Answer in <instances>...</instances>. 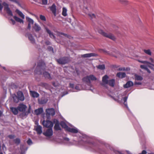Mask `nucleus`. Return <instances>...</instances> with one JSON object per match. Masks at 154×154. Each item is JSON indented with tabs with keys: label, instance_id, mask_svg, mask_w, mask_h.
<instances>
[{
	"label": "nucleus",
	"instance_id": "f257e3e1",
	"mask_svg": "<svg viewBox=\"0 0 154 154\" xmlns=\"http://www.w3.org/2000/svg\"><path fill=\"white\" fill-rule=\"evenodd\" d=\"M67 131L73 133H77L79 136V140H81L79 142V145L84 146L86 148L89 147L92 148L95 145L91 142V139L86 135L79 132L78 130L76 128H67Z\"/></svg>",
	"mask_w": 154,
	"mask_h": 154
},
{
	"label": "nucleus",
	"instance_id": "f03ea898",
	"mask_svg": "<svg viewBox=\"0 0 154 154\" xmlns=\"http://www.w3.org/2000/svg\"><path fill=\"white\" fill-rule=\"evenodd\" d=\"M150 62H148L146 61H140L139 60V61L142 63L145 64L146 65H141L140 66V68L142 69H144L146 70L147 72L149 73H150V71L148 68L147 66H148L149 68L152 69L153 67L152 66H153V59L150 58L149 59Z\"/></svg>",
	"mask_w": 154,
	"mask_h": 154
},
{
	"label": "nucleus",
	"instance_id": "7ed1b4c3",
	"mask_svg": "<svg viewBox=\"0 0 154 154\" xmlns=\"http://www.w3.org/2000/svg\"><path fill=\"white\" fill-rule=\"evenodd\" d=\"M110 97L115 100L118 102L120 103L123 102L125 105L126 106L127 108L129 109L127 103L126 102L128 98V97L126 96L123 97L122 95V94H120L116 97L112 96H110Z\"/></svg>",
	"mask_w": 154,
	"mask_h": 154
},
{
	"label": "nucleus",
	"instance_id": "20e7f679",
	"mask_svg": "<svg viewBox=\"0 0 154 154\" xmlns=\"http://www.w3.org/2000/svg\"><path fill=\"white\" fill-rule=\"evenodd\" d=\"M15 12L22 19L16 16H13L14 18L17 22L23 24L24 23V21L23 19H25L24 15L21 11L17 9L16 10Z\"/></svg>",
	"mask_w": 154,
	"mask_h": 154
},
{
	"label": "nucleus",
	"instance_id": "39448f33",
	"mask_svg": "<svg viewBox=\"0 0 154 154\" xmlns=\"http://www.w3.org/2000/svg\"><path fill=\"white\" fill-rule=\"evenodd\" d=\"M3 6L4 10L6 11L8 15L11 16H13L12 12L9 7L8 4L5 2H3L2 3L0 2V11H2Z\"/></svg>",
	"mask_w": 154,
	"mask_h": 154
},
{
	"label": "nucleus",
	"instance_id": "423d86ee",
	"mask_svg": "<svg viewBox=\"0 0 154 154\" xmlns=\"http://www.w3.org/2000/svg\"><path fill=\"white\" fill-rule=\"evenodd\" d=\"M97 79L96 77L94 75H91L89 76H87L84 77L82 79V80L83 82L89 83V86H91V81H95L97 80Z\"/></svg>",
	"mask_w": 154,
	"mask_h": 154
},
{
	"label": "nucleus",
	"instance_id": "0eeeda50",
	"mask_svg": "<svg viewBox=\"0 0 154 154\" xmlns=\"http://www.w3.org/2000/svg\"><path fill=\"white\" fill-rule=\"evenodd\" d=\"M45 64L44 62L41 60L38 63L37 68L35 71V73L39 74H42V73L41 72L42 69L45 67Z\"/></svg>",
	"mask_w": 154,
	"mask_h": 154
},
{
	"label": "nucleus",
	"instance_id": "6e6552de",
	"mask_svg": "<svg viewBox=\"0 0 154 154\" xmlns=\"http://www.w3.org/2000/svg\"><path fill=\"white\" fill-rule=\"evenodd\" d=\"M98 32L104 36L108 38L113 40L114 41L116 39L115 37L111 33H105L101 29L99 30Z\"/></svg>",
	"mask_w": 154,
	"mask_h": 154
},
{
	"label": "nucleus",
	"instance_id": "1a4fd4ad",
	"mask_svg": "<svg viewBox=\"0 0 154 154\" xmlns=\"http://www.w3.org/2000/svg\"><path fill=\"white\" fill-rule=\"evenodd\" d=\"M42 124L44 127L49 128H52L53 126V123L51 121L49 120H44L42 122Z\"/></svg>",
	"mask_w": 154,
	"mask_h": 154
},
{
	"label": "nucleus",
	"instance_id": "9d476101",
	"mask_svg": "<svg viewBox=\"0 0 154 154\" xmlns=\"http://www.w3.org/2000/svg\"><path fill=\"white\" fill-rule=\"evenodd\" d=\"M58 63L61 64H65L68 62V58L67 57H63L57 60Z\"/></svg>",
	"mask_w": 154,
	"mask_h": 154
},
{
	"label": "nucleus",
	"instance_id": "9b49d317",
	"mask_svg": "<svg viewBox=\"0 0 154 154\" xmlns=\"http://www.w3.org/2000/svg\"><path fill=\"white\" fill-rule=\"evenodd\" d=\"M84 12L88 14L91 19L94 18L95 17V15L94 14L89 12L87 8H85L84 9Z\"/></svg>",
	"mask_w": 154,
	"mask_h": 154
},
{
	"label": "nucleus",
	"instance_id": "f8f14e48",
	"mask_svg": "<svg viewBox=\"0 0 154 154\" xmlns=\"http://www.w3.org/2000/svg\"><path fill=\"white\" fill-rule=\"evenodd\" d=\"M46 112L47 115L54 116L55 114L54 110L53 108L47 109Z\"/></svg>",
	"mask_w": 154,
	"mask_h": 154
},
{
	"label": "nucleus",
	"instance_id": "ddd939ff",
	"mask_svg": "<svg viewBox=\"0 0 154 154\" xmlns=\"http://www.w3.org/2000/svg\"><path fill=\"white\" fill-rule=\"evenodd\" d=\"M53 131L52 128H49L47 129L45 132L44 133V134L46 136L49 137L53 134Z\"/></svg>",
	"mask_w": 154,
	"mask_h": 154
},
{
	"label": "nucleus",
	"instance_id": "4468645a",
	"mask_svg": "<svg viewBox=\"0 0 154 154\" xmlns=\"http://www.w3.org/2000/svg\"><path fill=\"white\" fill-rule=\"evenodd\" d=\"M26 107V105L23 104H20L17 107V109L20 111L24 112L25 111Z\"/></svg>",
	"mask_w": 154,
	"mask_h": 154
},
{
	"label": "nucleus",
	"instance_id": "2eb2a0df",
	"mask_svg": "<svg viewBox=\"0 0 154 154\" xmlns=\"http://www.w3.org/2000/svg\"><path fill=\"white\" fill-rule=\"evenodd\" d=\"M63 142L65 144L68 146H70L73 144V143L72 142L69 141V139L68 138H64Z\"/></svg>",
	"mask_w": 154,
	"mask_h": 154
},
{
	"label": "nucleus",
	"instance_id": "dca6fc26",
	"mask_svg": "<svg viewBox=\"0 0 154 154\" xmlns=\"http://www.w3.org/2000/svg\"><path fill=\"white\" fill-rule=\"evenodd\" d=\"M17 96L19 100L23 101L25 99V97L23 93L21 91H19L17 92Z\"/></svg>",
	"mask_w": 154,
	"mask_h": 154
},
{
	"label": "nucleus",
	"instance_id": "f3484780",
	"mask_svg": "<svg viewBox=\"0 0 154 154\" xmlns=\"http://www.w3.org/2000/svg\"><path fill=\"white\" fill-rule=\"evenodd\" d=\"M45 29L47 32L49 34L50 37L51 38L55 39V37L53 33L47 27L45 26Z\"/></svg>",
	"mask_w": 154,
	"mask_h": 154
},
{
	"label": "nucleus",
	"instance_id": "a211bd4d",
	"mask_svg": "<svg viewBox=\"0 0 154 154\" xmlns=\"http://www.w3.org/2000/svg\"><path fill=\"white\" fill-rule=\"evenodd\" d=\"M108 77L107 75H105L103 77L102 85H103L105 84H108Z\"/></svg>",
	"mask_w": 154,
	"mask_h": 154
},
{
	"label": "nucleus",
	"instance_id": "6ab92c4d",
	"mask_svg": "<svg viewBox=\"0 0 154 154\" xmlns=\"http://www.w3.org/2000/svg\"><path fill=\"white\" fill-rule=\"evenodd\" d=\"M30 94L31 96L34 98H37L39 96V94L37 92L30 91Z\"/></svg>",
	"mask_w": 154,
	"mask_h": 154
},
{
	"label": "nucleus",
	"instance_id": "aec40b11",
	"mask_svg": "<svg viewBox=\"0 0 154 154\" xmlns=\"http://www.w3.org/2000/svg\"><path fill=\"white\" fill-rule=\"evenodd\" d=\"M133 83L131 81H128L125 85H124L125 88H129L133 85Z\"/></svg>",
	"mask_w": 154,
	"mask_h": 154
},
{
	"label": "nucleus",
	"instance_id": "412c9836",
	"mask_svg": "<svg viewBox=\"0 0 154 154\" xmlns=\"http://www.w3.org/2000/svg\"><path fill=\"white\" fill-rule=\"evenodd\" d=\"M35 128L38 134H40L42 133V127L41 126L37 125L35 127Z\"/></svg>",
	"mask_w": 154,
	"mask_h": 154
},
{
	"label": "nucleus",
	"instance_id": "4be33fe9",
	"mask_svg": "<svg viewBox=\"0 0 154 154\" xmlns=\"http://www.w3.org/2000/svg\"><path fill=\"white\" fill-rule=\"evenodd\" d=\"M33 28L36 32H38L41 29L40 26L36 23H35L34 26H33Z\"/></svg>",
	"mask_w": 154,
	"mask_h": 154
},
{
	"label": "nucleus",
	"instance_id": "5701e85b",
	"mask_svg": "<svg viewBox=\"0 0 154 154\" xmlns=\"http://www.w3.org/2000/svg\"><path fill=\"white\" fill-rule=\"evenodd\" d=\"M26 36L28 37L29 40L32 43H35V39L31 34L30 33H28L26 35Z\"/></svg>",
	"mask_w": 154,
	"mask_h": 154
},
{
	"label": "nucleus",
	"instance_id": "b1692460",
	"mask_svg": "<svg viewBox=\"0 0 154 154\" xmlns=\"http://www.w3.org/2000/svg\"><path fill=\"white\" fill-rule=\"evenodd\" d=\"M97 54L94 53H89L83 54L82 55V56L83 57H90L92 56H95Z\"/></svg>",
	"mask_w": 154,
	"mask_h": 154
},
{
	"label": "nucleus",
	"instance_id": "393cba45",
	"mask_svg": "<svg viewBox=\"0 0 154 154\" xmlns=\"http://www.w3.org/2000/svg\"><path fill=\"white\" fill-rule=\"evenodd\" d=\"M38 103L41 104H43L46 103L48 101L47 99L42 98L41 99H38Z\"/></svg>",
	"mask_w": 154,
	"mask_h": 154
},
{
	"label": "nucleus",
	"instance_id": "a878e982",
	"mask_svg": "<svg viewBox=\"0 0 154 154\" xmlns=\"http://www.w3.org/2000/svg\"><path fill=\"white\" fill-rule=\"evenodd\" d=\"M43 109L42 108H40L35 110V113L36 115H38L43 112Z\"/></svg>",
	"mask_w": 154,
	"mask_h": 154
},
{
	"label": "nucleus",
	"instance_id": "bb28decb",
	"mask_svg": "<svg viewBox=\"0 0 154 154\" xmlns=\"http://www.w3.org/2000/svg\"><path fill=\"white\" fill-rule=\"evenodd\" d=\"M31 110V107L30 105H29L28 111L27 112H23L20 115V116L21 117H24V116H26L28 115V114L30 112Z\"/></svg>",
	"mask_w": 154,
	"mask_h": 154
},
{
	"label": "nucleus",
	"instance_id": "cd10ccee",
	"mask_svg": "<svg viewBox=\"0 0 154 154\" xmlns=\"http://www.w3.org/2000/svg\"><path fill=\"white\" fill-rule=\"evenodd\" d=\"M116 75L119 78H123L126 76V74L125 72H119Z\"/></svg>",
	"mask_w": 154,
	"mask_h": 154
},
{
	"label": "nucleus",
	"instance_id": "c85d7f7f",
	"mask_svg": "<svg viewBox=\"0 0 154 154\" xmlns=\"http://www.w3.org/2000/svg\"><path fill=\"white\" fill-rule=\"evenodd\" d=\"M17 109H18L15 107H12L10 108L12 112L15 115L17 114L18 113Z\"/></svg>",
	"mask_w": 154,
	"mask_h": 154
},
{
	"label": "nucleus",
	"instance_id": "c756f323",
	"mask_svg": "<svg viewBox=\"0 0 154 154\" xmlns=\"http://www.w3.org/2000/svg\"><path fill=\"white\" fill-rule=\"evenodd\" d=\"M60 125L62 128L65 129L67 131V128H69V127L64 122H61L60 123Z\"/></svg>",
	"mask_w": 154,
	"mask_h": 154
},
{
	"label": "nucleus",
	"instance_id": "7c9ffc66",
	"mask_svg": "<svg viewBox=\"0 0 154 154\" xmlns=\"http://www.w3.org/2000/svg\"><path fill=\"white\" fill-rule=\"evenodd\" d=\"M56 120L57 122V123L55 124L54 125V128L56 130H60L61 128L59 125L58 121L57 120Z\"/></svg>",
	"mask_w": 154,
	"mask_h": 154
},
{
	"label": "nucleus",
	"instance_id": "2f4dec72",
	"mask_svg": "<svg viewBox=\"0 0 154 154\" xmlns=\"http://www.w3.org/2000/svg\"><path fill=\"white\" fill-rule=\"evenodd\" d=\"M115 83V80L114 79L110 80L108 82V83L109 85L112 87H113L114 86Z\"/></svg>",
	"mask_w": 154,
	"mask_h": 154
},
{
	"label": "nucleus",
	"instance_id": "473e14b6",
	"mask_svg": "<svg viewBox=\"0 0 154 154\" xmlns=\"http://www.w3.org/2000/svg\"><path fill=\"white\" fill-rule=\"evenodd\" d=\"M43 74L44 76L46 78L48 79H51L50 74L47 72H43Z\"/></svg>",
	"mask_w": 154,
	"mask_h": 154
},
{
	"label": "nucleus",
	"instance_id": "72a5a7b5",
	"mask_svg": "<svg viewBox=\"0 0 154 154\" xmlns=\"http://www.w3.org/2000/svg\"><path fill=\"white\" fill-rule=\"evenodd\" d=\"M26 20L29 22V23H30L32 24H33V20L31 18L29 17H26Z\"/></svg>",
	"mask_w": 154,
	"mask_h": 154
},
{
	"label": "nucleus",
	"instance_id": "f704fd0d",
	"mask_svg": "<svg viewBox=\"0 0 154 154\" xmlns=\"http://www.w3.org/2000/svg\"><path fill=\"white\" fill-rule=\"evenodd\" d=\"M67 9L65 7L63 8V11L62 12V14L64 17H66L67 15Z\"/></svg>",
	"mask_w": 154,
	"mask_h": 154
},
{
	"label": "nucleus",
	"instance_id": "c9c22d12",
	"mask_svg": "<svg viewBox=\"0 0 154 154\" xmlns=\"http://www.w3.org/2000/svg\"><path fill=\"white\" fill-rule=\"evenodd\" d=\"M135 80H143V78L142 76L137 75H135Z\"/></svg>",
	"mask_w": 154,
	"mask_h": 154
},
{
	"label": "nucleus",
	"instance_id": "e433bc0d",
	"mask_svg": "<svg viewBox=\"0 0 154 154\" xmlns=\"http://www.w3.org/2000/svg\"><path fill=\"white\" fill-rule=\"evenodd\" d=\"M144 52L147 55H151L152 54L151 52L149 49H144L143 50Z\"/></svg>",
	"mask_w": 154,
	"mask_h": 154
},
{
	"label": "nucleus",
	"instance_id": "4c0bfd02",
	"mask_svg": "<svg viewBox=\"0 0 154 154\" xmlns=\"http://www.w3.org/2000/svg\"><path fill=\"white\" fill-rule=\"evenodd\" d=\"M13 98L14 102L16 103H17L19 100L18 96L17 97L15 94L13 95Z\"/></svg>",
	"mask_w": 154,
	"mask_h": 154
},
{
	"label": "nucleus",
	"instance_id": "58836bf2",
	"mask_svg": "<svg viewBox=\"0 0 154 154\" xmlns=\"http://www.w3.org/2000/svg\"><path fill=\"white\" fill-rule=\"evenodd\" d=\"M10 1L13 2L19 6H20V0H9Z\"/></svg>",
	"mask_w": 154,
	"mask_h": 154
},
{
	"label": "nucleus",
	"instance_id": "ea45409f",
	"mask_svg": "<svg viewBox=\"0 0 154 154\" xmlns=\"http://www.w3.org/2000/svg\"><path fill=\"white\" fill-rule=\"evenodd\" d=\"M130 69L129 68H126L125 67H120L119 69V71H125V70H129Z\"/></svg>",
	"mask_w": 154,
	"mask_h": 154
},
{
	"label": "nucleus",
	"instance_id": "a19ab883",
	"mask_svg": "<svg viewBox=\"0 0 154 154\" xmlns=\"http://www.w3.org/2000/svg\"><path fill=\"white\" fill-rule=\"evenodd\" d=\"M14 141L15 144L18 145L20 143V140L19 138H16L14 140Z\"/></svg>",
	"mask_w": 154,
	"mask_h": 154
},
{
	"label": "nucleus",
	"instance_id": "79ce46f5",
	"mask_svg": "<svg viewBox=\"0 0 154 154\" xmlns=\"http://www.w3.org/2000/svg\"><path fill=\"white\" fill-rule=\"evenodd\" d=\"M97 68L101 69H104L105 68V66L104 65H99L97 66Z\"/></svg>",
	"mask_w": 154,
	"mask_h": 154
},
{
	"label": "nucleus",
	"instance_id": "37998d69",
	"mask_svg": "<svg viewBox=\"0 0 154 154\" xmlns=\"http://www.w3.org/2000/svg\"><path fill=\"white\" fill-rule=\"evenodd\" d=\"M51 9L52 11V12L54 14H55L56 13V8L54 5H52L51 8Z\"/></svg>",
	"mask_w": 154,
	"mask_h": 154
},
{
	"label": "nucleus",
	"instance_id": "c03bdc74",
	"mask_svg": "<svg viewBox=\"0 0 154 154\" xmlns=\"http://www.w3.org/2000/svg\"><path fill=\"white\" fill-rule=\"evenodd\" d=\"M23 145H21L20 146V149L21 151V154H25V153L24 152H23V151L24 150V149L23 148Z\"/></svg>",
	"mask_w": 154,
	"mask_h": 154
},
{
	"label": "nucleus",
	"instance_id": "a18cd8bd",
	"mask_svg": "<svg viewBox=\"0 0 154 154\" xmlns=\"http://www.w3.org/2000/svg\"><path fill=\"white\" fill-rule=\"evenodd\" d=\"M40 18L42 20L45 21L46 20V18L45 17L42 15H40Z\"/></svg>",
	"mask_w": 154,
	"mask_h": 154
},
{
	"label": "nucleus",
	"instance_id": "49530a36",
	"mask_svg": "<svg viewBox=\"0 0 154 154\" xmlns=\"http://www.w3.org/2000/svg\"><path fill=\"white\" fill-rule=\"evenodd\" d=\"M27 143L29 145H31L32 144L31 140L29 139L27 141Z\"/></svg>",
	"mask_w": 154,
	"mask_h": 154
},
{
	"label": "nucleus",
	"instance_id": "de8ad7c7",
	"mask_svg": "<svg viewBox=\"0 0 154 154\" xmlns=\"http://www.w3.org/2000/svg\"><path fill=\"white\" fill-rule=\"evenodd\" d=\"M43 4L46 5L48 3V0H42Z\"/></svg>",
	"mask_w": 154,
	"mask_h": 154
},
{
	"label": "nucleus",
	"instance_id": "09e8293b",
	"mask_svg": "<svg viewBox=\"0 0 154 154\" xmlns=\"http://www.w3.org/2000/svg\"><path fill=\"white\" fill-rule=\"evenodd\" d=\"M45 43L46 45H50L51 42L47 40L45 42Z\"/></svg>",
	"mask_w": 154,
	"mask_h": 154
},
{
	"label": "nucleus",
	"instance_id": "8fccbe9b",
	"mask_svg": "<svg viewBox=\"0 0 154 154\" xmlns=\"http://www.w3.org/2000/svg\"><path fill=\"white\" fill-rule=\"evenodd\" d=\"M75 89L77 90V91L80 90V89L79 87L78 86H76L75 88Z\"/></svg>",
	"mask_w": 154,
	"mask_h": 154
},
{
	"label": "nucleus",
	"instance_id": "3c124183",
	"mask_svg": "<svg viewBox=\"0 0 154 154\" xmlns=\"http://www.w3.org/2000/svg\"><path fill=\"white\" fill-rule=\"evenodd\" d=\"M8 137L10 139H13L14 137V135H9L8 136Z\"/></svg>",
	"mask_w": 154,
	"mask_h": 154
},
{
	"label": "nucleus",
	"instance_id": "603ef678",
	"mask_svg": "<svg viewBox=\"0 0 154 154\" xmlns=\"http://www.w3.org/2000/svg\"><path fill=\"white\" fill-rule=\"evenodd\" d=\"M11 23H12L14 25V24H15V20H13V19H11Z\"/></svg>",
	"mask_w": 154,
	"mask_h": 154
},
{
	"label": "nucleus",
	"instance_id": "864d4df0",
	"mask_svg": "<svg viewBox=\"0 0 154 154\" xmlns=\"http://www.w3.org/2000/svg\"><path fill=\"white\" fill-rule=\"evenodd\" d=\"M147 152L145 150H143L141 153H139V154H146Z\"/></svg>",
	"mask_w": 154,
	"mask_h": 154
},
{
	"label": "nucleus",
	"instance_id": "5fc2aeb1",
	"mask_svg": "<svg viewBox=\"0 0 154 154\" xmlns=\"http://www.w3.org/2000/svg\"><path fill=\"white\" fill-rule=\"evenodd\" d=\"M48 48L49 50L52 51L53 52V49L52 47H49Z\"/></svg>",
	"mask_w": 154,
	"mask_h": 154
},
{
	"label": "nucleus",
	"instance_id": "6e6d98bb",
	"mask_svg": "<svg viewBox=\"0 0 154 154\" xmlns=\"http://www.w3.org/2000/svg\"><path fill=\"white\" fill-rule=\"evenodd\" d=\"M31 24L30 23H28V24L27 28L28 29H31Z\"/></svg>",
	"mask_w": 154,
	"mask_h": 154
},
{
	"label": "nucleus",
	"instance_id": "4d7b16f0",
	"mask_svg": "<svg viewBox=\"0 0 154 154\" xmlns=\"http://www.w3.org/2000/svg\"><path fill=\"white\" fill-rule=\"evenodd\" d=\"M69 86H70V87L71 88H73L74 87V84H72V83H70L69 84Z\"/></svg>",
	"mask_w": 154,
	"mask_h": 154
},
{
	"label": "nucleus",
	"instance_id": "13d9d810",
	"mask_svg": "<svg viewBox=\"0 0 154 154\" xmlns=\"http://www.w3.org/2000/svg\"><path fill=\"white\" fill-rule=\"evenodd\" d=\"M135 85H141V83L140 82H135Z\"/></svg>",
	"mask_w": 154,
	"mask_h": 154
},
{
	"label": "nucleus",
	"instance_id": "bf43d9fd",
	"mask_svg": "<svg viewBox=\"0 0 154 154\" xmlns=\"http://www.w3.org/2000/svg\"><path fill=\"white\" fill-rule=\"evenodd\" d=\"M84 89H85V90H91V91H92V90L91 89L89 88H85Z\"/></svg>",
	"mask_w": 154,
	"mask_h": 154
},
{
	"label": "nucleus",
	"instance_id": "052dcab7",
	"mask_svg": "<svg viewBox=\"0 0 154 154\" xmlns=\"http://www.w3.org/2000/svg\"><path fill=\"white\" fill-rule=\"evenodd\" d=\"M125 3V4H127L128 3V1H124Z\"/></svg>",
	"mask_w": 154,
	"mask_h": 154
},
{
	"label": "nucleus",
	"instance_id": "680f3d73",
	"mask_svg": "<svg viewBox=\"0 0 154 154\" xmlns=\"http://www.w3.org/2000/svg\"><path fill=\"white\" fill-rule=\"evenodd\" d=\"M126 152H127L128 154H132L128 151H126Z\"/></svg>",
	"mask_w": 154,
	"mask_h": 154
},
{
	"label": "nucleus",
	"instance_id": "e2e57ef3",
	"mask_svg": "<svg viewBox=\"0 0 154 154\" xmlns=\"http://www.w3.org/2000/svg\"><path fill=\"white\" fill-rule=\"evenodd\" d=\"M53 85L55 87H57V85H55V83H53Z\"/></svg>",
	"mask_w": 154,
	"mask_h": 154
},
{
	"label": "nucleus",
	"instance_id": "0e129e2a",
	"mask_svg": "<svg viewBox=\"0 0 154 154\" xmlns=\"http://www.w3.org/2000/svg\"><path fill=\"white\" fill-rule=\"evenodd\" d=\"M2 114V112L0 111V117L1 116Z\"/></svg>",
	"mask_w": 154,
	"mask_h": 154
},
{
	"label": "nucleus",
	"instance_id": "69168bd1",
	"mask_svg": "<svg viewBox=\"0 0 154 154\" xmlns=\"http://www.w3.org/2000/svg\"><path fill=\"white\" fill-rule=\"evenodd\" d=\"M0 154H3L2 152H0Z\"/></svg>",
	"mask_w": 154,
	"mask_h": 154
},
{
	"label": "nucleus",
	"instance_id": "338daca9",
	"mask_svg": "<svg viewBox=\"0 0 154 154\" xmlns=\"http://www.w3.org/2000/svg\"><path fill=\"white\" fill-rule=\"evenodd\" d=\"M27 148H26L25 151H26V150H27Z\"/></svg>",
	"mask_w": 154,
	"mask_h": 154
},
{
	"label": "nucleus",
	"instance_id": "774afa93",
	"mask_svg": "<svg viewBox=\"0 0 154 154\" xmlns=\"http://www.w3.org/2000/svg\"><path fill=\"white\" fill-rule=\"evenodd\" d=\"M3 68L4 69H5V67H3Z\"/></svg>",
	"mask_w": 154,
	"mask_h": 154
}]
</instances>
